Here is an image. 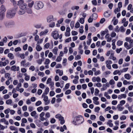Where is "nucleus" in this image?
I'll list each match as a JSON object with an SVG mask.
<instances>
[{"instance_id": "nucleus-1", "label": "nucleus", "mask_w": 133, "mask_h": 133, "mask_svg": "<svg viewBox=\"0 0 133 133\" xmlns=\"http://www.w3.org/2000/svg\"><path fill=\"white\" fill-rule=\"evenodd\" d=\"M84 121L83 117L79 115L74 118V119L72 122V123L75 125H78L82 124Z\"/></svg>"}, {"instance_id": "nucleus-2", "label": "nucleus", "mask_w": 133, "mask_h": 133, "mask_svg": "<svg viewBox=\"0 0 133 133\" xmlns=\"http://www.w3.org/2000/svg\"><path fill=\"white\" fill-rule=\"evenodd\" d=\"M17 9L16 8H14L8 10L6 15V17L9 18H11L14 17L15 15Z\"/></svg>"}, {"instance_id": "nucleus-3", "label": "nucleus", "mask_w": 133, "mask_h": 133, "mask_svg": "<svg viewBox=\"0 0 133 133\" xmlns=\"http://www.w3.org/2000/svg\"><path fill=\"white\" fill-rule=\"evenodd\" d=\"M43 6V3L42 2H38L35 3L34 7L36 9L39 10L42 8Z\"/></svg>"}, {"instance_id": "nucleus-4", "label": "nucleus", "mask_w": 133, "mask_h": 133, "mask_svg": "<svg viewBox=\"0 0 133 133\" xmlns=\"http://www.w3.org/2000/svg\"><path fill=\"white\" fill-rule=\"evenodd\" d=\"M23 6H21L19 7L20 9L17 12L18 14L19 15H22L24 14L25 12V10L27 6H25V5Z\"/></svg>"}, {"instance_id": "nucleus-5", "label": "nucleus", "mask_w": 133, "mask_h": 133, "mask_svg": "<svg viewBox=\"0 0 133 133\" xmlns=\"http://www.w3.org/2000/svg\"><path fill=\"white\" fill-rule=\"evenodd\" d=\"M4 24L5 26L7 28L11 27L15 25V23L12 21H5L4 22Z\"/></svg>"}, {"instance_id": "nucleus-6", "label": "nucleus", "mask_w": 133, "mask_h": 133, "mask_svg": "<svg viewBox=\"0 0 133 133\" xmlns=\"http://www.w3.org/2000/svg\"><path fill=\"white\" fill-rule=\"evenodd\" d=\"M125 100H122L120 101V104H119L117 105V108L118 109V110L120 111H122L124 109V107H122L120 109V106L121 105H124L125 103Z\"/></svg>"}, {"instance_id": "nucleus-7", "label": "nucleus", "mask_w": 133, "mask_h": 133, "mask_svg": "<svg viewBox=\"0 0 133 133\" xmlns=\"http://www.w3.org/2000/svg\"><path fill=\"white\" fill-rule=\"evenodd\" d=\"M52 35L54 39H57L59 37V34L57 31H52Z\"/></svg>"}, {"instance_id": "nucleus-8", "label": "nucleus", "mask_w": 133, "mask_h": 133, "mask_svg": "<svg viewBox=\"0 0 133 133\" xmlns=\"http://www.w3.org/2000/svg\"><path fill=\"white\" fill-rule=\"evenodd\" d=\"M18 3L17 4L19 5V7L21 6H23L25 5V6H27V5L26 3H24L23 2V0H20L18 1Z\"/></svg>"}, {"instance_id": "nucleus-9", "label": "nucleus", "mask_w": 133, "mask_h": 133, "mask_svg": "<svg viewBox=\"0 0 133 133\" xmlns=\"http://www.w3.org/2000/svg\"><path fill=\"white\" fill-rule=\"evenodd\" d=\"M54 21L53 16H50L47 18V21L48 23H50Z\"/></svg>"}, {"instance_id": "nucleus-10", "label": "nucleus", "mask_w": 133, "mask_h": 133, "mask_svg": "<svg viewBox=\"0 0 133 133\" xmlns=\"http://www.w3.org/2000/svg\"><path fill=\"white\" fill-rule=\"evenodd\" d=\"M49 91V88L48 87H47L45 90L44 92L43 93L42 95V97L45 96V95L48 94Z\"/></svg>"}, {"instance_id": "nucleus-11", "label": "nucleus", "mask_w": 133, "mask_h": 133, "mask_svg": "<svg viewBox=\"0 0 133 133\" xmlns=\"http://www.w3.org/2000/svg\"><path fill=\"white\" fill-rule=\"evenodd\" d=\"M43 97H44V98L43 99L44 101L46 102L45 104V105H46L49 103L50 102L49 101H48V97L47 96H43Z\"/></svg>"}, {"instance_id": "nucleus-12", "label": "nucleus", "mask_w": 133, "mask_h": 133, "mask_svg": "<svg viewBox=\"0 0 133 133\" xmlns=\"http://www.w3.org/2000/svg\"><path fill=\"white\" fill-rule=\"evenodd\" d=\"M127 95H126L125 94H122L121 95H120L118 96V98L119 99H121L123 98H126V97Z\"/></svg>"}, {"instance_id": "nucleus-13", "label": "nucleus", "mask_w": 133, "mask_h": 133, "mask_svg": "<svg viewBox=\"0 0 133 133\" xmlns=\"http://www.w3.org/2000/svg\"><path fill=\"white\" fill-rule=\"evenodd\" d=\"M124 46L127 49H131V47L128 45V43L127 42H125L124 43Z\"/></svg>"}, {"instance_id": "nucleus-14", "label": "nucleus", "mask_w": 133, "mask_h": 133, "mask_svg": "<svg viewBox=\"0 0 133 133\" xmlns=\"http://www.w3.org/2000/svg\"><path fill=\"white\" fill-rule=\"evenodd\" d=\"M0 9L1 11L5 12L6 10V8L5 6L3 5H2L0 8Z\"/></svg>"}, {"instance_id": "nucleus-15", "label": "nucleus", "mask_w": 133, "mask_h": 133, "mask_svg": "<svg viewBox=\"0 0 133 133\" xmlns=\"http://www.w3.org/2000/svg\"><path fill=\"white\" fill-rule=\"evenodd\" d=\"M92 17L95 20L97 19L98 17V15L96 13H94L92 14Z\"/></svg>"}, {"instance_id": "nucleus-16", "label": "nucleus", "mask_w": 133, "mask_h": 133, "mask_svg": "<svg viewBox=\"0 0 133 133\" xmlns=\"http://www.w3.org/2000/svg\"><path fill=\"white\" fill-rule=\"evenodd\" d=\"M108 32V30L107 29H106L104 31H102L101 32V35L102 36H104L105 34Z\"/></svg>"}, {"instance_id": "nucleus-17", "label": "nucleus", "mask_w": 133, "mask_h": 133, "mask_svg": "<svg viewBox=\"0 0 133 133\" xmlns=\"http://www.w3.org/2000/svg\"><path fill=\"white\" fill-rule=\"evenodd\" d=\"M104 16L106 17H108L110 16V14L108 11L105 12L104 13Z\"/></svg>"}, {"instance_id": "nucleus-18", "label": "nucleus", "mask_w": 133, "mask_h": 133, "mask_svg": "<svg viewBox=\"0 0 133 133\" xmlns=\"http://www.w3.org/2000/svg\"><path fill=\"white\" fill-rule=\"evenodd\" d=\"M4 14L3 12H0V20H2L4 18Z\"/></svg>"}, {"instance_id": "nucleus-19", "label": "nucleus", "mask_w": 133, "mask_h": 133, "mask_svg": "<svg viewBox=\"0 0 133 133\" xmlns=\"http://www.w3.org/2000/svg\"><path fill=\"white\" fill-rule=\"evenodd\" d=\"M124 77L125 79L129 80L131 76L129 74H126L124 75Z\"/></svg>"}, {"instance_id": "nucleus-20", "label": "nucleus", "mask_w": 133, "mask_h": 133, "mask_svg": "<svg viewBox=\"0 0 133 133\" xmlns=\"http://www.w3.org/2000/svg\"><path fill=\"white\" fill-rule=\"evenodd\" d=\"M57 47H55L53 50L52 52L55 55H56L57 54Z\"/></svg>"}, {"instance_id": "nucleus-21", "label": "nucleus", "mask_w": 133, "mask_h": 133, "mask_svg": "<svg viewBox=\"0 0 133 133\" xmlns=\"http://www.w3.org/2000/svg\"><path fill=\"white\" fill-rule=\"evenodd\" d=\"M8 56L11 59H12L14 58L13 54L11 53H9L8 55Z\"/></svg>"}, {"instance_id": "nucleus-22", "label": "nucleus", "mask_w": 133, "mask_h": 133, "mask_svg": "<svg viewBox=\"0 0 133 133\" xmlns=\"http://www.w3.org/2000/svg\"><path fill=\"white\" fill-rule=\"evenodd\" d=\"M16 65H13L12 66L11 68V70L14 71H16Z\"/></svg>"}, {"instance_id": "nucleus-23", "label": "nucleus", "mask_w": 133, "mask_h": 133, "mask_svg": "<svg viewBox=\"0 0 133 133\" xmlns=\"http://www.w3.org/2000/svg\"><path fill=\"white\" fill-rule=\"evenodd\" d=\"M40 122L41 121L38 120H36L35 121V123L38 127H39L40 126Z\"/></svg>"}, {"instance_id": "nucleus-24", "label": "nucleus", "mask_w": 133, "mask_h": 133, "mask_svg": "<svg viewBox=\"0 0 133 133\" xmlns=\"http://www.w3.org/2000/svg\"><path fill=\"white\" fill-rule=\"evenodd\" d=\"M88 40L87 41V43L88 45H89L91 43V37H88Z\"/></svg>"}, {"instance_id": "nucleus-25", "label": "nucleus", "mask_w": 133, "mask_h": 133, "mask_svg": "<svg viewBox=\"0 0 133 133\" xmlns=\"http://www.w3.org/2000/svg\"><path fill=\"white\" fill-rule=\"evenodd\" d=\"M129 46L131 47V48L133 47V39L131 40L129 42Z\"/></svg>"}, {"instance_id": "nucleus-26", "label": "nucleus", "mask_w": 133, "mask_h": 133, "mask_svg": "<svg viewBox=\"0 0 133 133\" xmlns=\"http://www.w3.org/2000/svg\"><path fill=\"white\" fill-rule=\"evenodd\" d=\"M99 92V90L97 88H96L95 89V91L94 93V95L95 96H97Z\"/></svg>"}, {"instance_id": "nucleus-27", "label": "nucleus", "mask_w": 133, "mask_h": 133, "mask_svg": "<svg viewBox=\"0 0 133 133\" xmlns=\"http://www.w3.org/2000/svg\"><path fill=\"white\" fill-rule=\"evenodd\" d=\"M89 29L90 31L92 32H94L96 31V29L95 28L94 26H91L90 27Z\"/></svg>"}, {"instance_id": "nucleus-28", "label": "nucleus", "mask_w": 133, "mask_h": 133, "mask_svg": "<svg viewBox=\"0 0 133 133\" xmlns=\"http://www.w3.org/2000/svg\"><path fill=\"white\" fill-rule=\"evenodd\" d=\"M119 30L121 32H124L125 30V29H124V27L123 26H121L120 28L119 29Z\"/></svg>"}, {"instance_id": "nucleus-29", "label": "nucleus", "mask_w": 133, "mask_h": 133, "mask_svg": "<svg viewBox=\"0 0 133 133\" xmlns=\"http://www.w3.org/2000/svg\"><path fill=\"white\" fill-rule=\"evenodd\" d=\"M79 7L78 6H72L71 7V9L72 10H74L75 9L77 10L79 9Z\"/></svg>"}, {"instance_id": "nucleus-30", "label": "nucleus", "mask_w": 133, "mask_h": 133, "mask_svg": "<svg viewBox=\"0 0 133 133\" xmlns=\"http://www.w3.org/2000/svg\"><path fill=\"white\" fill-rule=\"evenodd\" d=\"M123 42L122 41L119 40L117 42V45L118 46L122 45L123 44Z\"/></svg>"}, {"instance_id": "nucleus-31", "label": "nucleus", "mask_w": 133, "mask_h": 133, "mask_svg": "<svg viewBox=\"0 0 133 133\" xmlns=\"http://www.w3.org/2000/svg\"><path fill=\"white\" fill-rule=\"evenodd\" d=\"M96 117L95 115H91L90 116V119L92 120H94L96 118Z\"/></svg>"}, {"instance_id": "nucleus-32", "label": "nucleus", "mask_w": 133, "mask_h": 133, "mask_svg": "<svg viewBox=\"0 0 133 133\" xmlns=\"http://www.w3.org/2000/svg\"><path fill=\"white\" fill-rule=\"evenodd\" d=\"M26 12L29 14H31L32 13V11L30 8H28L26 9Z\"/></svg>"}, {"instance_id": "nucleus-33", "label": "nucleus", "mask_w": 133, "mask_h": 133, "mask_svg": "<svg viewBox=\"0 0 133 133\" xmlns=\"http://www.w3.org/2000/svg\"><path fill=\"white\" fill-rule=\"evenodd\" d=\"M12 102V101L11 99H9L6 101V103L7 104H10Z\"/></svg>"}, {"instance_id": "nucleus-34", "label": "nucleus", "mask_w": 133, "mask_h": 133, "mask_svg": "<svg viewBox=\"0 0 133 133\" xmlns=\"http://www.w3.org/2000/svg\"><path fill=\"white\" fill-rule=\"evenodd\" d=\"M128 68H124L122 70H120V71H121V72L122 73V72H126L128 70Z\"/></svg>"}, {"instance_id": "nucleus-35", "label": "nucleus", "mask_w": 133, "mask_h": 133, "mask_svg": "<svg viewBox=\"0 0 133 133\" xmlns=\"http://www.w3.org/2000/svg\"><path fill=\"white\" fill-rule=\"evenodd\" d=\"M18 56L21 58L22 59H23L24 58V54H19Z\"/></svg>"}, {"instance_id": "nucleus-36", "label": "nucleus", "mask_w": 133, "mask_h": 133, "mask_svg": "<svg viewBox=\"0 0 133 133\" xmlns=\"http://www.w3.org/2000/svg\"><path fill=\"white\" fill-rule=\"evenodd\" d=\"M36 49L37 51H39L42 49V48L39 46H37L36 47Z\"/></svg>"}, {"instance_id": "nucleus-37", "label": "nucleus", "mask_w": 133, "mask_h": 133, "mask_svg": "<svg viewBox=\"0 0 133 133\" xmlns=\"http://www.w3.org/2000/svg\"><path fill=\"white\" fill-rule=\"evenodd\" d=\"M37 113L35 111H33L31 113V115L32 117L35 116V115Z\"/></svg>"}, {"instance_id": "nucleus-38", "label": "nucleus", "mask_w": 133, "mask_h": 133, "mask_svg": "<svg viewBox=\"0 0 133 133\" xmlns=\"http://www.w3.org/2000/svg\"><path fill=\"white\" fill-rule=\"evenodd\" d=\"M42 104V102L41 101H38L35 103V105L36 106H38Z\"/></svg>"}, {"instance_id": "nucleus-39", "label": "nucleus", "mask_w": 133, "mask_h": 133, "mask_svg": "<svg viewBox=\"0 0 133 133\" xmlns=\"http://www.w3.org/2000/svg\"><path fill=\"white\" fill-rule=\"evenodd\" d=\"M43 108L42 107H39L37 108V110L38 111L40 112L42 110Z\"/></svg>"}, {"instance_id": "nucleus-40", "label": "nucleus", "mask_w": 133, "mask_h": 133, "mask_svg": "<svg viewBox=\"0 0 133 133\" xmlns=\"http://www.w3.org/2000/svg\"><path fill=\"white\" fill-rule=\"evenodd\" d=\"M115 83V82L113 79H111L109 81V84L111 85L114 84Z\"/></svg>"}, {"instance_id": "nucleus-41", "label": "nucleus", "mask_w": 133, "mask_h": 133, "mask_svg": "<svg viewBox=\"0 0 133 133\" xmlns=\"http://www.w3.org/2000/svg\"><path fill=\"white\" fill-rule=\"evenodd\" d=\"M55 94V92L54 91H52L50 92V95L51 96H54Z\"/></svg>"}, {"instance_id": "nucleus-42", "label": "nucleus", "mask_w": 133, "mask_h": 133, "mask_svg": "<svg viewBox=\"0 0 133 133\" xmlns=\"http://www.w3.org/2000/svg\"><path fill=\"white\" fill-rule=\"evenodd\" d=\"M99 119L100 121H105V118L102 115H101L99 116Z\"/></svg>"}, {"instance_id": "nucleus-43", "label": "nucleus", "mask_w": 133, "mask_h": 133, "mask_svg": "<svg viewBox=\"0 0 133 133\" xmlns=\"http://www.w3.org/2000/svg\"><path fill=\"white\" fill-rule=\"evenodd\" d=\"M9 128L11 130H14L15 131L17 130V129H16L15 127L12 126H10Z\"/></svg>"}, {"instance_id": "nucleus-44", "label": "nucleus", "mask_w": 133, "mask_h": 133, "mask_svg": "<svg viewBox=\"0 0 133 133\" xmlns=\"http://www.w3.org/2000/svg\"><path fill=\"white\" fill-rule=\"evenodd\" d=\"M62 79L63 80L66 81L68 79V77L66 76H63L62 78Z\"/></svg>"}, {"instance_id": "nucleus-45", "label": "nucleus", "mask_w": 133, "mask_h": 133, "mask_svg": "<svg viewBox=\"0 0 133 133\" xmlns=\"http://www.w3.org/2000/svg\"><path fill=\"white\" fill-rule=\"evenodd\" d=\"M34 4V2L33 1L32 2L30 3H29L28 4V6L29 8L32 7Z\"/></svg>"}, {"instance_id": "nucleus-46", "label": "nucleus", "mask_w": 133, "mask_h": 133, "mask_svg": "<svg viewBox=\"0 0 133 133\" xmlns=\"http://www.w3.org/2000/svg\"><path fill=\"white\" fill-rule=\"evenodd\" d=\"M93 19V18H91V16H90L89 18L88 19V22L89 23H91L92 22Z\"/></svg>"}, {"instance_id": "nucleus-47", "label": "nucleus", "mask_w": 133, "mask_h": 133, "mask_svg": "<svg viewBox=\"0 0 133 133\" xmlns=\"http://www.w3.org/2000/svg\"><path fill=\"white\" fill-rule=\"evenodd\" d=\"M50 83H51L50 84V85L51 86V88L53 87V88L52 89V90H53L54 89V82H51Z\"/></svg>"}, {"instance_id": "nucleus-48", "label": "nucleus", "mask_w": 133, "mask_h": 133, "mask_svg": "<svg viewBox=\"0 0 133 133\" xmlns=\"http://www.w3.org/2000/svg\"><path fill=\"white\" fill-rule=\"evenodd\" d=\"M71 92V91L70 90H67L65 92V94L66 95H68L70 94Z\"/></svg>"}, {"instance_id": "nucleus-49", "label": "nucleus", "mask_w": 133, "mask_h": 133, "mask_svg": "<svg viewBox=\"0 0 133 133\" xmlns=\"http://www.w3.org/2000/svg\"><path fill=\"white\" fill-rule=\"evenodd\" d=\"M118 7L119 9H120L122 7V4L121 2H119L118 4Z\"/></svg>"}, {"instance_id": "nucleus-50", "label": "nucleus", "mask_w": 133, "mask_h": 133, "mask_svg": "<svg viewBox=\"0 0 133 133\" xmlns=\"http://www.w3.org/2000/svg\"><path fill=\"white\" fill-rule=\"evenodd\" d=\"M55 23L54 22H53L49 25V26L51 28H53L55 26Z\"/></svg>"}, {"instance_id": "nucleus-51", "label": "nucleus", "mask_w": 133, "mask_h": 133, "mask_svg": "<svg viewBox=\"0 0 133 133\" xmlns=\"http://www.w3.org/2000/svg\"><path fill=\"white\" fill-rule=\"evenodd\" d=\"M50 63V60L48 59H46L45 61V64H49Z\"/></svg>"}, {"instance_id": "nucleus-52", "label": "nucleus", "mask_w": 133, "mask_h": 133, "mask_svg": "<svg viewBox=\"0 0 133 133\" xmlns=\"http://www.w3.org/2000/svg\"><path fill=\"white\" fill-rule=\"evenodd\" d=\"M120 11V9H119V8H117L114 11V12L115 14H116L117 13V12H119Z\"/></svg>"}, {"instance_id": "nucleus-53", "label": "nucleus", "mask_w": 133, "mask_h": 133, "mask_svg": "<svg viewBox=\"0 0 133 133\" xmlns=\"http://www.w3.org/2000/svg\"><path fill=\"white\" fill-rule=\"evenodd\" d=\"M42 26L41 24L36 25L34 26V27L37 28H41Z\"/></svg>"}, {"instance_id": "nucleus-54", "label": "nucleus", "mask_w": 133, "mask_h": 133, "mask_svg": "<svg viewBox=\"0 0 133 133\" xmlns=\"http://www.w3.org/2000/svg\"><path fill=\"white\" fill-rule=\"evenodd\" d=\"M84 20L83 18H81L80 19V20H79V22L81 24H83L84 23Z\"/></svg>"}, {"instance_id": "nucleus-55", "label": "nucleus", "mask_w": 133, "mask_h": 133, "mask_svg": "<svg viewBox=\"0 0 133 133\" xmlns=\"http://www.w3.org/2000/svg\"><path fill=\"white\" fill-rule=\"evenodd\" d=\"M92 4L94 5H96L97 4V2L96 0H92L91 1Z\"/></svg>"}, {"instance_id": "nucleus-56", "label": "nucleus", "mask_w": 133, "mask_h": 133, "mask_svg": "<svg viewBox=\"0 0 133 133\" xmlns=\"http://www.w3.org/2000/svg\"><path fill=\"white\" fill-rule=\"evenodd\" d=\"M81 58V56L80 55H78L77 56H76L75 58V59L76 60L79 59Z\"/></svg>"}, {"instance_id": "nucleus-57", "label": "nucleus", "mask_w": 133, "mask_h": 133, "mask_svg": "<svg viewBox=\"0 0 133 133\" xmlns=\"http://www.w3.org/2000/svg\"><path fill=\"white\" fill-rule=\"evenodd\" d=\"M9 96L8 94L5 95L3 96V98L5 99H6L9 98Z\"/></svg>"}, {"instance_id": "nucleus-58", "label": "nucleus", "mask_w": 133, "mask_h": 133, "mask_svg": "<svg viewBox=\"0 0 133 133\" xmlns=\"http://www.w3.org/2000/svg\"><path fill=\"white\" fill-rule=\"evenodd\" d=\"M80 24L79 22H77L75 24V27L76 28H78L80 26Z\"/></svg>"}, {"instance_id": "nucleus-59", "label": "nucleus", "mask_w": 133, "mask_h": 133, "mask_svg": "<svg viewBox=\"0 0 133 133\" xmlns=\"http://www.w3.org/2000/svg\"><path fill=\"white\" fill-rule=\"evenodd\" d=\"M51 82V78H49L46 81V84H48Z\"/></svg>"}, {"instance_id": "nucleus-60", "label": "nucleus", "mask_w": 133, "mask_h": 133, "mask_svg": "<svg viewBox=\"0 0 133 133\" xmlns=\"http://www.w3.org/2000/svg\"><path fill=\"white\" fill-rule=\"evenodd\" d=\"M71 37L65 40V43L69 42L70 41H71Z\"/></svg>"}, {"instance_id": "nucleus-61", "label": "nucleus", "mask_w": 133, "mask_h": 133, "mask_svg": "<svg viewBox=\"0 0 133 133\" xmlns=\"http://www.w3.org/2000/svg\"><path fill=\"white\" fill-rule=\"evenodd\" d=\"M112 66L113 68L114 69H117L118 68L117 64H113L112 65Z\"/></svg>"}, {"instance_id": "nucleus-62", "label": "nucleus", "mask_w": 133, "mask_h": 133, "mask_svg": "<svg viewBox=\"0 0 133 133\" xmlns=\"http://www.w3.org/2000/svg\"><path fill=\"white\" fill-rule=\"evenodd\" d=\"M86 38V37L85 35H83L81 36L80 38L79 39L81 40H83L84 39Z\"/></svg>"}, {"instance_id": "nucleus-63", "label": "nucleus", "mask_w": 133, "mask_h": 133, "mask_svg": "<svg viewBox=\"0 0 133 133\" xmlns=\"http://www.w3.org/2000/svg\"><path fill=\"white\" fill-rule=\"evenodd\" d=\"M100 109V108L99 107H97L95 108V112H98L99 110Z\"/></svg>"}, {"instance_id": "nucleus-64", "label": "nucleus", "mask_w": 133, "mask_h": 133, "mask_svg": "<svg viewBox=\"0 0 133 133\" xmlns=\"http://www.w3.org/2000/svg\"><path fill=\"white\" fill-rule=\"evenodd\" d=\"M62 59V58L60 56H58L56 59V61L59 62H60Z\"/></svg>"}]
</instances>
